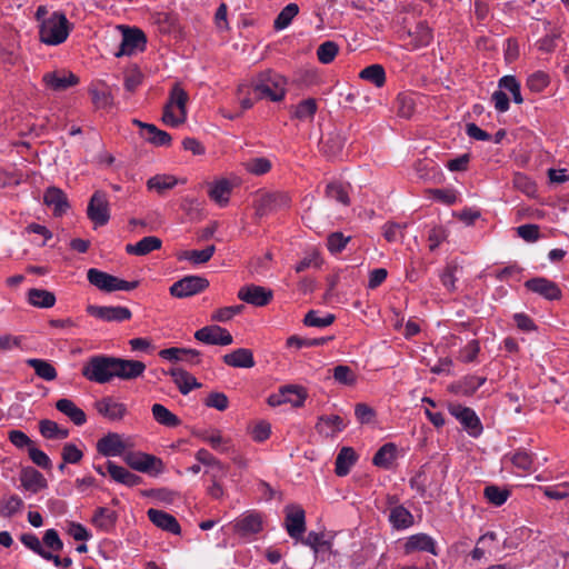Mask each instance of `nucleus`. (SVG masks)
<instances>
[{"label":"nucleus","instance_id":"1","mask_svg":"<svg viewBox=\"0 0 569 569\" xmlns=\"http://www.w3.org/2000/svg\"><path fill=\"white\" fill-rule=\"evenodd\" d=\"M70 30L71 24L66 14L61 11H54L40 23V41L49 46L61 44L67 40Z\"/></svg>","mask_w":569,"mask_h":569},{"label":"nucleus","instance_id":"2","mask_svg":"<svg viewBox=\"0 0 569 569\" xmlns=\"http://www.w3.org/2000/svg\"><path fill=\"white\" fill-rule=\"evenodd\" d=\"M286 81L283 77L272 71L258 74L251 82L252 91L257 99H269L278 102L284 98Z\"/></svg>","mask_w":569,"mask_h":569},{"label":"nucleus","instance_id":"3","mask_svg":"<svg viewBox=\"0 0 569 569\" xmlns=\"http://www.w3.org/2000/svg\"><path fill=\"white\" fill-rule=\"evenodd\" d=\"M188 93L174 83L170 90L168 102L163 107L162 121L167 126L178 127L187 120Z\"/></svg>","mask_w":569,"mask_h":569},{"label":"nucleus","instance_id":"4","mask_svg":"<svg viewBox=\"0 0 569 569\" xmlns=\"http://www.w3.org/2000/svg\"><path fill=\"white\" fill-rule=\"evenodd\" d=\"M114 361L116 357L103 355L93 356L89 358V360L82 367L81 373L89 381L96 383H107L116 377Z\"/></svg>","mask_w":569,"mask_h":569},{"label":"nucleus","instance_id":"5","mask_svg":"<svg viewBox=\"0 0 569 569\" xmlns=\"http://www.w3.org/2000/svg\"><path fill=\"white\" fill-rule=\"evenodd\" d=\"M122 32V40L119 50L114 53L117 58L131 56L136 51H143L147 44L144 32L136 27L118 26Z\"/></svg>","mask_w":569,"mask_h":569},{"label":"nucleus","instance_id":"6","mask_svg":"<svg viewBox=\"0 0 569 569\" xmlns=\"http://www.w3.org/2000/svg\"><path fill=\"white\" fill-rule=\"evenodd\" d=\"M123 460L133 470L149 475H159L164 469L160 458L141 451L127 452Z\"/></svg>","mask_w":569,"mask_h":569},{"label":"nucleus","instance_id":"7","mask_svg":"<svg viewBox=\"0 0 569 569\" xmlns=\"http://www.w3.org/2000/svg\"><path fill=\"white\" fill-rule=\"evenodd\" d=\"M448 410L468 432L469 436L477 438L482 433V423L476 412L460 403H450Z\"/></svg>","mask_w":569,"mask_h":569},{"label":"nucleus","instance_id":"8","mask_svg":"<svg viewBox=\"0 0 569 569\" xmlns=\"http://www.w3.org/2000/svg\"><path fill=\"white\" fill-rule=\"evenodd\" d=\"M290 197L284 192L262 193L254 201L256 214L264 217L271 212L286 209L290 206Z\"/></svg>","mask_w":569,"mask_h":569},{"label":"nucleus","instance_id":"9","mask_svg":"<svg viewBox=\"0 0 569 569\" xmlns=\"http://www.w3.org/2000/svg\"><path fill=\"white\" fill-rule=\"evenodd\" d=\"M209 287V281L200 276H186L176 281L170 288L171 296L182 299L192 297L206 290Z\"/></svg>","mask_w":569,"mask_h":569},{"label":"nucleus","instance_id":"10","mask_svg":"<svg viewBox=\"0 0 569 569\" xmlns=\"http://www.w3.org/2000/svg\"><path fill=\"white\" fill-rule=\"evenodd\" d=\"M87 216L98 227L109 222L110 210L106 192L98 190L91 196L87 208Z\"/></svg>","mask_w":569,"mask_h":569},{"label":"nucleus","instance_id":"11","mask_svg":"<svg viewBox=\"0 0 569 569\" xmlns=\"http://www.w3.org/2000/svg\"><path fill=\"white\" fill-rule=\"evenodd\" d=\"M284 513V528L288 535L295 540L301 539L306 531L305 510L298 505H288Z\"/></svg>","mask_w":569,"mask_h":569},{"label":"nucleus","instance_id":"12","mask_svg":"<svg viewBox=\"0 0 569 569\" xmlns=\"http://www.w3.org/2000/svg\"><path fill=\"white\" fill-rule=\"evenodd\" d=\"M307 393L302 387L287 385L279 389L278 393L268 397V405L278 407L282 403H291L293 407H301L306 400Z\"/></svg>","mask_w":569,"mask_h":569},{"label":"nucleus","instance_id":"13","mask_svg":"<svg viewBox=\"0 0 569 569\" xmlns=\"http://www.w3.org/2000/svg\"><path fill=\"white\" fill-rule=\"evenodd\" d=\"M87 312L108 322H122L131 319L132 313L129 308L122 306H94L89 305L87 307Z\"/></svg>","mask_w":569,"mask_h":569},{"label":"nucleus","instance_id":"14","mask_svg":"<svg viewBox=\"0 0 569 569\" xmlns=\"http://www.w3.org/2000/svg\"><path fill=\"white\" fill-rule=\"evenodd\" d=\"M194 338L207 345L229 346L233 338L230 332L217 325L206 326L194 332Z\"/></svg>","mask_w":569,"mask_h":569},{"label":"nucleus","instance_id":"15","mask_svg":"<svg viewBox=\"0 0 569 569\" xmlns=\"http://www.w3.org/2000/svg\"><path fill=\"white\" fill-rule=\"evenodd\" d=\"M272 290L257 284L244 286L238 292L240 300L256 307L267 306L272 300Z\"/></svg>","mask_w":569,"mask_h":569},{"label":"nucleus","instance_id":"16","mask_svg":"<svg viewBox=\"0 0 569 569\" xmlns=\"http://www.w3.org/2000/svg\"><path fill=\"white\" fill-rule=\"evenodd\" d=\"M526 288L548 300H558L561 297V290L558 284L542 277L532 278L526 281Z\"/></svg>","mask_w":569,"mask_h":569},{"label":"nucleus","instance_id":"17","mask_svg":"<svg viewBox=\"0 0 569 569\" xmlns=\"http://www.w3.org/2000/svg\"><path fill=\"white\" fill-rule=\"evenodd\" d=\"M124 450L126 443L117 432H109L97 442V451L103 457L121 456Z\"/></svg>","mask_w":569,"mask_h":569},{"label":"nucleus","instance_id":"18","mask_svg":"<svg viewBox=\"0 0 569 569\" xmlns=\"http://www.w3.org/2000/svg\"><path fill=\"white\" fill-rule=\"evenodd\" d=\"M114 367L116 377L123 380L136 379L146 370V365L142 361L122 358H116Z\"/></svg>","mask_w":569,"mask_h":569},{"label":"nucleus","instance_id":"19","mask_svg":"<svg viewBox=\"0 0 569 569\" xmlns=\"http://www.w3.org/2000/svg\"><path fill=\"white\" fill-rule=\"evenodd\" d=\"M94 408L99 415L112 421L121 420L127 413L126 406L121 402H117L111 397H104L96 401Z\"/></svg>","mask_w":569,"mask_h":569},{"label":"nucleus","instance_id":"20","mask_svg":"<svg viewBox=\"0 0 569 569\" xmlns=\"http://www.w3.org/2000/svg\"><path fill=\"white\" fill-rule=\"evenodd\" d=\"M405 553L415 551H426L433 556L438 555L435 540L427 533H416L410 536L403 545Z\"/></svg>","mask_w":569,"mask_h":569},{"label":"nucleus","instance_id":"21","mask_svg":"<svg viewBox=\"0 0 569 569\" xmlns=\"http://www.w3.org/2000/svg\"><path fill=\"white\" fill-rule=\"evenodd\" d=\"M87 278L92 286L97 287L101 291H118L119 278L116 276H112L99 269L91 268L87 272Z\"/></svg>","mask_w":569,"mask_h":569},{"label":"nucleus","instance_id":"22","mask_svg":"<svg viewBox=\"0 0 569 569\" xmlns=\"http://www.w3.org/2000/svg\"><path fill=\"white\" fill-rule=\"evenodd\" d=\"M147 515L149 520L158 528L173 535H180L181 527L172 515L158 509H149Z\"/></svg>","mask_w":569,"mask_h":569},{"label":"nucleus","instance_id":"23","mask_svg":"<svg viewBox=\"0 0 569 569\" xmlns=\"http://www.w3.org/2000/svg\"><path fill=\"white\" fill-rule=\"evenodd\" d=\"M79 79L72 72H48L43 76V82L53 91H63L78 83Z\"/></svg>","mask_w":569,"mask_h":569},{"label":"nucleus","instance_id":"24","mask_svg":"<svg viewBox=\"0 0 569 569\" xmlns=\"http://www.w3.org/2000/svg\"><path fill=\"white\" fill-rule=\"evenodd\" d=\"M43 202L53 208L54 216H62L69 208L66 193L57 187H49L43 194Z\"/></svg>","mask_w":569,"mask_h":569},{"label":"nucleus","instance_id":"25","mask_svg":"<svg viewBox=\"0 0 569 569\" xmlns=\"http://www.w3.org/2000/svg\"><path fill=\"white\" fill-rule=\"evenodd\" d=\"M20 480L23 488L33 493H37L48 486L43 475L32 467H27L21 470Z\"/></svg>","mask_w":569,"mask_h":569},{"label":"nucleus","instance_id":"26","mask_svg":"<svg viewBox=\"0 0 569 569\" xmlns=\"http://www.w3.org/2000/svg\"><path fill=\"white\" fill-rule=\"evenodd\" d=\"M222 360L227 366L233 368L249 369L256 365L252 351L247 348L236 349L232 352L224 355Z\"/></svg>","mask_w":569,"mask_h":569},{"label":"nucleus","instance_id":"27","mask_svg":"<svg viewBox=\"0 0 569 569\" xmlns=\"http://www.w3.org/2000/svg\"><path fill=\"white\" fill-rule=\"evenodd\" d=\"M107 471L116 482L128 487H134L142 482V478L140 476L130 472L126 468L118 466L110 460L107 461Z\"/></svg>","mask_w":569,"mask_h":569},{"label":"nucleus","instance_id":"28","mask_svg":"<svg viewBox=\"0 0 569 569\" xmlns=\"http://www.w3.org/2000/svg\"><path fill=\"white\" fill-rule=\"evenodd\" d=\"M262 528L261 517L257 513H249L238 519L233 525V530L240 536H250L258 533Z\"/></svg>","mask_w":569,"mask_h":569},{"label":"nucleus","instance_id":"29","mask_svg":"<svg viewBox=\"0 0 569 569\" xmlns=\"http://www.w3.org/2000/svg\"><path fill=\"white\" fill-rule=\"evenodd\" d=\"M169 375L182 395H188L192 389L201 387L191 373L181 368H172Z\"/></svg>","mask_w":569,"mask_h":569},{"label":"nucleus","instance_id":"30","mask_svg":"<svg viewBox=\"0 0 569 569\" xmlns=\"http://www.w3.org/2000/svg\"><path fill=\"white\" fill-rule=\"evenodd\" d=\"M56 409L67 416L76 426H82L87 421V416L82 409L67 398H61L56 402Z\"/></svg>","mask_w":569,"mask_h":569},{"label":"nucleus","instance_id":"31","mask_svg":"<svg viewBox=\"0 0 569 569\" xmlns=\"http://www.w3.org/2000/svg\"><path fill=\"white\" fill-rule=\"evenodd\" d=\"M162 241L160 238L154 236H148L142 238L137 243H128L126 246V252L134 256H146L154 250L161 248Z\"/></svg>","mask_w":569,"mask_h":569},{"label":"nucleus","instance_id":"32","mask_svg":"<svg viewBox=\"0 0 569 569\" xmlns=\"http://www.w3.org/2000/svg\"><path fill=\"white\" fill-rule=\"evenodd\" d=\"M357 459V453L351 447L341 448L336 458L335 472L337 476H347L350 472L351 467L356 463Z\"/></svg>","mask_w":569,"mask_h":569},{"label":"nucleus","instance_id":"33","mask_svg":"<svg viewBox=\"0 0 569 569\" xmlns=\"http://www.w3.org/2000/svg\"><path fill=\"white\" fill-rule=\"evenodd\" d=\"M345 427L346 423L343 419L337 415L322 416L319 418L317 423L318 431L326 437L336 435L337 432L343 430Z\"/></svg>","mask_w":569,"mask_h":569},{"label":"nucleus","instance_id":"34","mask_svg":"<svg viewBox=\"0 0 569 569\" xmlns=\"http://www.w3.org/2000/svg\"><path fill=\"white\" fill-rule=\"evenodd\" d=\"M485 377L467 376L461 381L451 385L450 390L457 395L471 396L485 383Z\"/></svg>","mask_w":569,"mask_h":569},{"label":"nucleus","instance_id":"35","mask_svg":"<svg viewBox=\"0 0 569 569\" xmlns=\"http://www.w3.org/2000/svg\"><path fill=\"white\" fill-rule=\"evenodd\" d=\"M389 521L397 530L407 529L413 525V516L403 506H395L390 509Z\"/></svg>","mask_w":569,"mask_h":569},{"label":"nucleus","instance_id":"36","mask_svg":"<svg viewBox=\"0 0 569 569\" xmlns=\"http://www.w3.org/2000/svg\"><path fill=\"white\" fill-rule=\"evenodd\" d=\"M117 519L118 515L116 511L106 507H99L92 516V523L100 530L110 531L114 527Z\"/></svg>","mask_w":569,"mask_h":569},{"label":"nucleus","instance_id":"37","mask_svg":"<svg viewBox=\"0 0 569 569\" xmlns=\"http://www.w3.org/2000/svg\"><path fill=\"white\" fill-rule=\"evenodd\" d=\"M39 431L41 436L50 440H62L69 437V430L59 427V425L49 419H42L39 422Z\"/></svg>","mask_w":569,"mask_h":569},{"label":"nucleus","instance_id":"38","mask_svg":"<svg viewBox=\"0 0 569 569\" xmlns=\"http://www.w3.org/2000/svg\"><path fill=\"white\" fill-rule=\"evenodd\" d=\"M360 79L366 80L377 88H382L386 83V71L381 64L375 63L366 67L359 73Z\"/></svg>","mask_w":569,"mask_h":569},{"label":"nucleus","instance_id":"39","mask_svg":"<svg viewBox=\"0 0 569 569\" xmlns=\"http://www.w3.org/2000/svg\"><path fill=\"white\" fill-rule=\"evenodd\" d=\"M151 412L153 419L162 426L174 428L181 423V420L163 405L154 403L151 408Z\"/></svg>","mask_w":569,"mask_h":569},{"label":"nucleus","instance_id":"40","mask_svg":"<svg viewBox=\"0 0 569 569\" xmlns=\"http://www.w3.org/2000/svg\"><path fill=\"white\" fill-rule=\"evenodd\" d=\"M26 363L34 370L39 378L46 381H52L57 378L56 368L47 360L30 358Z\"/></svg>","mask_w":569,"mask_h":569},{"label":"nucleus","instance_id":"41","mask_svg":"<svg viewBox=\"0 0 569 569\" xmlns=\"http://www.w3.org/2000/svg\"><path fill=\"white\" fill-rule=\"evenodd\" d=\"M28 301L37 308H51L56 303V296L44 289H30L28 292Z\"/></svg>","mask_w":569,"mask_h":569},{"label":"nucleus","instance_id":"42","mask_svg":"<svg viewBox=\"0 0 569 569\" xmlns=\"http://www.w3.org/2000/svg\"><path fill=\"white\" fill-rule=\"evenodd\" d=\"M216 251V247L213 244L206 247L202 250H186L182 251L178 259L179 260H188L193 264H202L208 262Z\"/></svg>","mask_w":569,"mask_h":569},{"label":"nucleus","instance_id":"43","mask_svg":"<svg viewBox=\"0 0 569 569\" xmlns=\"http://www.w3.org/2000/svg\"><path fill=\"white\" fill-rule=\"evenodd\" d=\"M231 184L228 180L222 179L216 182L209 190V197L220 206H226L229 201Z\"/></svg>","mask_w":569,"mask_h":569},{"label":"nucleus","instance_id":"44","mask_svg":"<svg viewBox=\"0 0 569 569\" xmlns=\"http://www.w3.org/2000/svg\"><path fill=\"white\" fill-rule=\"evenodd\" d=\"M141 137L157 147L169 146L172 140L168 132L158 129L154 124L147 127V131L141 132Z\"/></svg>","mask_w":569,"mask_h":569},{"label":"nucleus","instance_id":"45","mask_svg":"<svg viewBox=\"0 0 569 569\" xmlns=\"http://www.w3.org/2000/svg\"><path fill=\"white\" fill-rule=\"evenodd\" d=\"M396 446L391 442L383 445L373 456L372 462L377 467L389 468L396 458Z\"/></svg>","mask_w":569,"mask_h":569},{"label":"nucleus","instance_id":"46","mask_svg":"<svg viewBox=\"0 0 569 569\" xmlns=\"http://www.w3.org/2000/svg\"><path fill=\"white\" fill-rule=\"evenodd\" d=\"M183 355H191L192 357L197 358L196 362H200V355L201 353H200V351H198L196 349H187V348L172 347V348L162 349L159 352V356L162 359H166V360H169V361H182L184 359Z\"/></svg>","mask_w":569,"mask_h":569},{"label":"nucleus","instance_id":"47","mask_svg":"<svg viewBox=\"0 0 569 569\" xmlns=\"http://www.w3.org/2000/svg\"><path fill=\"white\" fill-rule=\"evenodd\" d=\"M299 7L296 3H289L287 4L280 13L277 16L273 22V28L276 30H283L286 29L293 18L298 14Z\"/></svg>","mask_w":569,"mask_h":569},{"label":"nucleus","instance_id":"48","mask_svg":"<svg viewBox=\"0 0 569 569\" xmlns=\"http://www.w3.org/2000/svg\"><path fill=\"white\" fill-rule=\"evenodd\" d=\"M326 197L336 200L337 202L343 206L350 204L348 190L340 182L333 181L328 183L326 187Z\"/></svg>","mask_w":569,"mask_h":569},{"label":"nucleus","instance_id":"49","mask_svg":"<svg viewBox=\"0 0 569 569\" xmlns=\"http://www.w3.org/2000/svg\"><path fill=\"white\" fill-rule=\"evenodd\" d=\"M323 537V533L310 531L306 539H302V543L310 547L317 556L320 550H331L332 543L325 540Z\"/></svg>","mask_w":569,"mask_h":569},{"label":"nucleus","instance_id":"50","mask_svg":"<svg viewBox=\"0 0 569 569\" xmlns=\"http://www.w3.org/2000/svg\"><path fill=\"white\" fill-rule=\"evenodd\" d=\"M339 52V46L335 41H325L317 49V58L323 64L331 63Z\"/></svg>","mask_w":569,"mask_h":569},{"label":"nucleus","instance_id":"51","mask_svg":"<svg viewBox=\"0 0 569 569\" xmlns=\"http://www.w3.org/2000/svg\"><path fill=\"white\" fill-rule=\"evenodd\" d=\"M512 183L517 190L523 192L528 197H533L537 192L536 182L525 173L516 172L513 174Z\"/></svg>","mask_w":569,"mask_h":569},{"label":"nucleus","instance_id":"52","mask_svg":"<svg viewBox=\"0 0 569 569\" xmlns=\"http://www.w3.org/2000/svg\"><path fill=\"white\" fill-rule=\"evenodd\" d=\"M499 88L509 91L516 103L520 104L523 102V98L520 91V83L513 76H505L499 80Z\"/></svg>","mask_w":569,"mask_h":569},{"label":"nucleus","instance_id":"53","mask_svg":"<svg viewBox=\"0 0 569 569\" xmlns=\"http://www.w3.org/2000/svg\"><path fill=\"white\" fill-rule=\"evenodd\" d=\"M483 495L490 503L495 506H501L507 501L510 492L508 489H502L498 486L490 485L485 488Z\"/></svg>","mask_w":569,"mask_h":569},{"label":"nucleus","instance_id":"54","mask_svg":"<svg viewBox=\"0 0 569 569\" xmlns=\"http://www.w3.org/2000/svg\"><path fill=\"white\" fill-rule=\"evenodd\" d=\"M336 317L332 313H327L325 317H320L318 311L310 310L303 319V323L308 327L325 328L333 323Z\"/></svg>","mask_w":569,"mask_h":569},{"label":"nucleus","instance_id":"55","mask_svg":"<svg viewBox=\"0 0 569 569\" xmlns=\"http://www.w3.org/2000/svg\"><path fill=\"white\" fill-rule=\"evenodd\" d=\"M317 111V103L315 99L302 100L295 110L293 117L299 120H312Z\"/></svg>","mask_w":569,"mask_h":569},{"label":"nucleus","instance_id":"56","mask_svg":"<svg viewBox=\"0 0 569 569\" xmlns=\"http://www.w3.org/2000/svg\"><path fill=\"white\" fill-rule=\"evenodd\" d=\"M178 180L172 176H154L147 182L149 189H154L159 193L173 188Z\"/></svg>","mask_w":569,"mask_h":569},{"label":"nucleus","instance_id":"57","mask_svg":"<svg viewBox=\"0 0 569 569\" xmlns=\"http://www.w3.org/2000/svg\"><path fill=\"white\" fill-rule=\"evenodd\" d=\"M23 501L20 497L13 495L0 502V516L9 518L20 511Z\"/></svg>","mask_w":569,"mask_h":569},{"label":"nucleus","instance_id":"58","mask_svg":"<svg viewBox=\"0 0 569 569\" xmlns=\"http://www.w3.org/2000/svg\"><path fill=\"white\" fill-rule=\"evenodd\" d=\"M333 378L337 382L345 386H352L357 381V376L353 370L345 365H339L333 368Z\"/></svg>","mask_w":569,"mask_h":569},{"label":"nucleus","instance_id":"59","mask_svg":"<svg viewBox=\"0 0 569 569\" xmlns=\"http://www.w3.org/2000/svg\"><path fill=\"white\" fill-rule=\"evenodd\" d=\"M243 309V305L220 308L212 313L211 320L217 322H227L230 319H232L236 315L241 313Z\"/></svg>","mask_w":569,"mask_h":569},{"label":"nucleus","instance_id":"60","mask_svg":"<svg viewBox=\"0 0 569 569\" xmlns=\"http://www.w3.org/2000/svg\"><path fill=\"white\" fill-rule=\"evenodd\" d=\"M244 168L252 174L261 176L271 169V162L267 158H253L244 163Z\"/></svg>","mask_w":569,"mask_h":569},{"label":"nucleus","instance_id":"61","mask_svg":"<svg viewBox=\"0 0 569 569\" xmlns=\"http://www.w3.org/2000/svg\"><path fill=\"white\" fill-rule=\"evenodd\" d=\"M407 223L387 222L383 226V237L389 242L398 241L403 237V230Z\"/></svg>","mask_w":569,"mask_h":569},{"label":"nucleus","instance_id":"62","mask_svg":"<svg viewBox=\"0 0 569 569\" xmlns=\"http://www.w3.org/2000/svg\"><path fill=\"white\" fill-rule=\"evenodd\" d=\"M350 237H346L342 232H333L328 236L327 246L330 252L339 253L341 252L347 243L350 241Z\"/></svg>","mask_w":569,"mask_h":569},{"label":"nucleus","instance_id":"63","mask_svg":"<svg viewBox=\"0 0 569 569\" xmlns=\"http://www.w3.org/2000/svg\"><path fill=\"white\" fill-rule=\"evenodd\" d=\"M411 36L413 37L412 41H413V47L415 48L426 47L432 40V32H431V30L427 26H425L422 23L418 24L416 32L413 34H411Z\"/></svg>","mask_w":569,"mask_h":569},{"label":"nucleus","instance_id":"64","mask_svg":"<svg viewBox=\"0 0 569 569\" xmlns=\"http://www.w3.org/2000/svg\"><path fill=\"white\" fill-rule=\"evenodd\" d=\"M549 83V77L545 72L538 71L527 79V87L532 92H541Z\"/></svg>","mask_w":569,"mask_h":569}]
</instances>
